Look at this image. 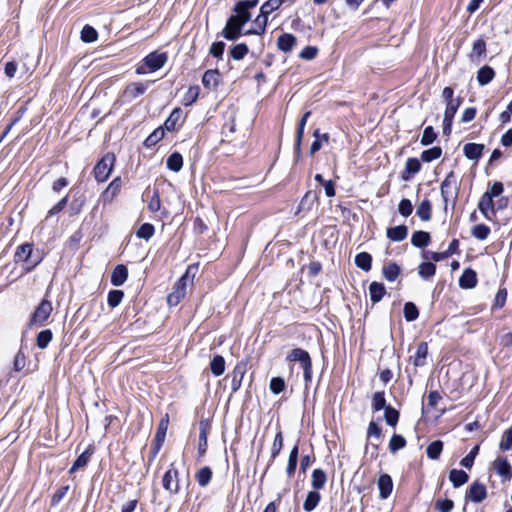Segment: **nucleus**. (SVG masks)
Listing matches in <instances>:
<instances>
[{"label": "nucleus", "mask_w": 512, "mask_h": 512, "mask_svg": "<svg viewBox=\"0 0 512 512\" xmlns=\"http://www.w3.org/2000/svg\"><path fill=\"white\" fill-rule=\"evenodd\" d=\"M297 39L293 34L283 33L277 40V47L284 53H289L296 45Z\"/></svg>", "instance_id": "nucleus-16"}, {"label": "nucleus", "mask_w": 512, "mask_h": 512, "mask_svg": "<svg viewBox=\"0 0 512 512\" xmlns=\"http://www.w3.org/2000/svg\"><path fill=\"white\" fill-rule=\"evenodd\" d=\"M387 237L393 242L403 241L408 235V228L405 225H399L387 229Z\"/></svg>", "instance_id": "nucleus-23"}, {"label": "nucleus", "mask_w": 512, "mask_h": 512, "mask_svg": "<svg viewBox=\"0 0 512 512\" xmlns=\"http://www.w3.org/2000/svg\"><path fill=\"white\" fill-rule=\"evenodd\" d=\"M98 38L97 31L90 25H85L81 30V40L86 43L96 41Z\"/></svg>", "instance_id": "nucleus-51"}, {"label": "nucleus", "mask_w": 512, "mask_h": 512, "mask_svg": "<svg viewBox=\"0 0 512 512\" xmlns=\"http://www.w3.org/2000/svg\"><path fill=\"white\" fill-rule=\"evenodd\" d=\"M210 369L213 375L221 376L225 371V360L221 355H215L210 362Z\"/></svg>", "instance_id": "nucleus-44"}, {"label": "nucleus", "mask_w": 512, "mask_h": 512, "mask_svg": "<svg viewBox=\"0 0 512 512\" xmlns=\"http://www.w3.org/2000/svg\"><path fill=\"white\" fill-rule=\"evenodd\" d=\"M493 467L497 474H499L503 478L509 480L512 477L511 465L509 464L506 458L498 457L494 461Z\"/></svg>", "instance_id": "nucleus-19"}, {"label": "nucleus", "mask_w": 512, "mask_h": 512, "mask_svg": "<svg viewBox=\"0 0 512 512\" xmlns=\"http://www.w3.org/2000/svg\"><path fill=\"white\" fill-rule=\"evenodd\" d=\"M32 248H33V245L30 243H24V244L20 245L17 248L15 255H14L15 262L16 263H19V262L24 263L27 260V258H31Z\"/></svg>", "instance_id": "nucleus-35"}, {"label": "nucleus", "mask_w": 512, "mask_h": 512, "mask_svg": "<svg viewBox=\"0 0 512 512\" xmlns=\"http://www.w3.org/2000/svg\"><path fill=\"white\" fill-rule=\"evenodd\" d=\"M400 271V267L395 262H391L383 267L382 273L386 280L393 282L398 278Z\"/></svg>", "instance_id": "nucleus-39"}, {"label": "nucleus", "mask_w": 512, "mask_h": 512, "mask_svg": "<svg viewBox=\"0 0 512 512\" xmlns=\"http://www.w3.org/2000/svg\"><path fill=\"white\" fill-rule=\"evenodd\" d=\"M477 285V274L474 270L465 269L459 278V286L463 289H472Z\"/></svg>", "instance_id": "nucleus-17"}, {"label": "nucleus", "mask_w": 512, "mask_h": 512, "mask_svg": "<svg viewBox=\"0 0 512 512\" xmlns=\"http://www.w3.org/2000/svg\"><path fill=\"white\" fill-rule=\"evenodd\" d=\"M406 446V440L403 436L394 434L389 442V450L395 453Z\"/></svg>", "instance_id": "nucleus-56"}, {"label": "nucleus", "mask_w": 512, "mask_h": 512, "mask_svg": "<svg viewBox=\"0 0 512 512\" xmlns=\"http://www.w3.org/2000/svg\"><path fill=\"white\" fill-rule=\"evenodd\" d=\"M283 447V435L282 432L279 431L274 438L272 447H271V458L272 461L280 454L281 449Z\"/></svg>", "instance_id": "nucleus-61"}, {"label": "nucleus", "mask_w": 512, "mask_h": 512, "mask_svg": "<svg viewBox=\"0 0 512 512\" xmlns=\"http://www.w3.org/2000/svg\"><path fill=\"white\" fill-rule=\"evenodd\" d=\"M435 273L436 266L432 262H422L418 266V274L424 280L432 278L435 275Z\"/></svg>", "instance_id": "nucleus-40"}, {"label": "nucleus", "mask_w": 512, "mask_h": 512, "mask_svg": "<svg viewBox=\"0 0 512 512\" xmlns=\"http://www.w3.org/2000/svg\"><path fill=\"white\" fill-rule=\"evenodd\" d=\"M169 170L179 172L183 166V157L179 152H173L166 161Z\"/></svg>", "instance_id": "nucleus-36"}, {"label": "nucleus", "mask_w": 512, "mask_h": 512, "mask_svg": "<svg viewBox=\"0 0 512 512\" xmlns=\"http://www.w3.org/2000/svg\"><path fill=\"white\" fill-rule=\"evenodd\" d=\"M163 488L171 495L179 492V472L171 465V468L166 471L162 479Z\"/></svg>", "instance_id": "nucleus-4"}, {"label": "nucleus", "mask_w": 512, "mask_h": 512, "mask_svg": "<svg viewBox=\"0 0 512 512\" xmlns=\"http://www.w3.org/2000/svg\"><path fill=\"white\" fill-rule=\"evenodd\" d=\"M478 209L487 220L496 216V203L488 194H483L478 202Z\"/></svg>", "instance_id": "nucleus-8"}, {"label": "nucleus", "mask_w": 512, "mask_h": 512, "mask_svg": "<svg viewBox=\"0 0 512 512\" xmlns=\"http://www.w3.org/2000/svg\"><path fill=\"white\" fill-rule=\"evenodd\" d=\"M386 294V288L383 283L372 282L369 286V295L371 301L375 304L382 300L384 295Z\"/></svg>", "instance_id": "nucleus-24"}, {"label": "nucleus", "mask_w": 512, "mask_h": 512, "mask_svg": "<svg viewBox=\"0 0 512 512\" xmlns=\"http://www.w3.org/2000/svg\"><path fill=\"white\" fill-rule=\"evenodd\" d=\"M452 189L454 191L455 197L458 193V185H457V177L453 171H451L446 178L443 180L440 186L441 195L444 199V202H448L449 196L452 194Z\"/></svg>", "instance_id": "nucleus-7"}, {"label": "nucleus", "mask_w": 512, "mask_h": 512, "mask_svg": "<svg viewBox=\"0 0 512 512\" xmlns=\"http://www.w3.org/2000/svg\"><path fill=\"white\" fill-rule=\"evenodd\" d=\"M182 110L175 108L164 122V130L174 131L182 118Z\"/></svg>", "instance_id": "nucleus-31"}, {"label": "nucleus", "mask_w": 512, "mask_h": 512, "mask_svg": "<svg viewBox=\"0 0 512 512\" xmlns=\"http://www.w3.org/2000/svg\"><path fill=\"white\" fill-rule=\"evenodd\" d=\"M234 16L245 25L251 18V14L248 9H244L240 5H235L233 8Z\"/></svg>", "instance_id": "nucleus-63"}, {"label": "nucleus", "mask_w": 512, "mask_h": 512, "mask_svg": "<svg viewBox=\"0 0 512 512\" xmlns=\"http://www.w3.org/2000/svg\"><path fill=\"white\" fill-rule=\"evenodd\" d=\"M164 137V129H155L144 141L146 147H151L157 144Z\"/></svg>", "instance_id": "nucleus-58"}, {"label": "nucleus", "mask_w": 512, "mask_h": 512, "mask_svg": "<svg viewBox=\"0 0 512 512\" xmlns=\"http://www.w3.org/2000/svg\"><path fill=\"white\" fill-rule=\"evenodd\" d=\"M42 261V256L39 251L34 252L32 250L31 252V258H27V260L24 262V270L26 272L32 271L40 262Z\"/></svg>", "instance_id": "nucleus-53"}, {"label": "nucleus", "mask_w": 512, "mask_h": 512, "mask_svg": "<svg viewBox=\"0 0 512 512\" xmlns=\"http://www.w3.org/2000/svg\"><path fill=\"white\" fill-rule=\"evenodd\" d=\"M327 481V476L324 470L317 468L312 472L311 485L315 491L323 489Z\"/></svg>", "instance_id": "nucleus-30"}, {"label": "nucleus", "mask_w": 512, "mask_h": 512, "mask_svg": "<svg viewBox=\"0 0 512 512\" xmlns=\"http://www.w3.org/2000/svg\"><path fill=\"white\" fill-rule=\"evenodd\" d=\"M443 446L444 444L441 440H435L431 442L426 449L428 458L432 460H437L442 453Z\"/></svg>", "instance_id": "nucleus-42"}, {"label": "nucleus", "mask_w": 512, "mask_h": 512, "mask_svg": "<svg viewBox=\"0 0 512 512\" xmlns=\"http://www.w3.org/2000/svg\"><path fill=\"white\" fill-rule=\"evenodd\" d=\"M124 292L122 290H111L108 293L107 303L111 308L117 307L123 300Z\"/></svg>", "instance_id": "nucleus-55"}, {"label": "nucleus", "mask_w": 512, "mask_h": 512, "mask_svg": "<svg viewBox=\"0 0 512 512\" xmlns=\"http://www.w3.org/2000/svg\"><path fill=\"white\" fill-rule=\"evenodd\" d=\"M53 311L52 303L43 299L35 308L29 319V326H44Z\"/></svg>", "instance_id": "nucleus-2"}, {"label": "nucleus", "mask_w": 512, "mask_h": 512, "mask_svg": "<svg viewBox=\"0 0 512 512\" xmlns=\"http://www.w3.org/2000/svg\"><path fill=\"white\" fill-rule=\"evenodd\" d=\"M479 453V445H475L471 451L461 459L460 461V465L467 468V469H471L473 464H474V460L476 458V456L478 455Z\"/></svg>", "instance_id": "nucleus-52"}, {"label": "nucleus", "mask_w": 512, "mask_h": 512, "mask_svg": "<svg viewBox=\"0 0 512 512\" xmlns=\"http://www.w3.org/2000/svg\"><path fill=\"white\" fill-rule=\"evenodd\" d=\"M486 54V42L483 39H477L472 46V51L469 55L472 61L479 60Z\"/></svg>", "instance_id": "nucleus-38"}, {"label": "nucleus", "mask_w": 512, "mask_h": 512, "mask_svg": "<svg viewBox=\"0 0 512 512\" xmlns=\"http://www.w3.org/2000/svg\"><path fill=\"white\" fill-rule=\"evenodd\" d=\"M320 500H321V495L318 491L313 490V491L308 492L306 499L304 500V503H303V509L306 512L313 511L318 506Z\"/></svg>", "instance_id": "nucleus-32"}, {"label": "nucleus", "mask_w": 512, "mask_h": 512, "mask_svg": "<svg viewBox=\"0 0 512 512\" xmlns=\"http://www.w3.org/2000/svg\"><path fill=\"white\" fill-rule=\"evenodd\" d=\"M168 55L166 52L154 51L149 53L144 59L143 63L148 67L150 71H156L161 69L167 62Z\"/></svg>", "instance_id": "nucleus-5"}, {"label": "nucleus", "mask_w": 512, "mask_h": 512, "mask_svg": "<svg viewBox=\"0 0 512 512\" xmlns=\"http://www.w3.org/2000/svg\"><path fill=\"white\" fill-rule=\"evenodd\" d=\"M287 361L299 362L302 369L304 367H312V360L309 353L301 348L293 349L287 356Z\"/></svg>", "instance_id": "nucleus-12"}, {"label": "nucleus", "mask_w": 512, "mask_h": 512, "mask_svg": "<svg viewBox=\"0 0 512 512\" xmlns=\"http://www.w3.org/2000/svg\"><path fill=\"white\" fill-rule=\"evenodd\" d=\"M432 204L429 199H424L418 205L416 214L423 221H429L431 219Z\"/></svg>", "instance_id": "nucleus-37"}, {"label": "nucleus", "mask_w": 512, "mask_h": 512, "mask_svg": "<svg viewBox=\"0 0 512 512\" xmlns=\"http://www.w3.org/2000/svg\"><path fill=\"white\" fill-rule=\"evenodd\" d=\"M355 264L363 271H370L372 266V256L367 252L358 253L355 256Z\"/></svg>", "instance_id": "nucleus-34"}, {"label": "nucleus", "mask_w": 512, "mask_h": 512, "mask_svg": "<svg viewBox=\"0 0 512 512\" xmlns=\"http://www.w3.org/2000/svg\"><path fill=\"white\" fill-rule=\"evenodd\" d=\"M427 355L428 344L426 342H420L417 345L415 355L411 357L413 359V365L415 367H423L424 365H426Z\"/></svg>", "instance_id": "nucleus-20"}, {"label": "nucleus", "mask_w": 512, "mask_h": 512, "mask_svg": "<svg viewBox=\"0 0 512 512\" xmlns=\"http://www.w3.org/2000/svg\"><path fill=\"white\" fill-rule=\"evenodd\" d=\"M387 407L388 405H386L384 392H375L372 397V409L374 411H380L382 409H386Z\"/></svg>", "instance_id": "nucleus-57"}, {"label": "nucleus", "mask_w": 512, "mask_h": 512, "mask_svg": "<svg viewBox=\"0 0 512 512\" xmlns=\"http://www.w3.org/2000/svg\"><path fill=\"white\" fill-rule=\"evenodd\" d=\"M128 278V269L125 265H117L111 273V283L114 286L123 285Z\"/></svg>", "instance_id": "nucleus-18"}, {"label": "nucleus", "mask_w": 512, "mask_h": 512, "mask_svg": "<svg viewBox=\"0 0 512 512\" xmlns=\"http://www.w3.org/2000/svg\"><path fill=\"white\" fill-rule=\"evenodd\" d=\"M463 99L461 97L455 98L450 103H447L444 116L454 118L458 108L461 106Z\"/></svg>", "instance_id": "nucleus-62"}, {"label": "nucleus", "mask_w": 512, "mask_h": 512, "mask_svg": "<svg viewBox=\"0 0 512 512\" xmlns=\"http://www.w3.org/2000/svg\"><path fill=\"white\" fill-rule=\"evenodd\" d=\"M243 27L244 25L234 15H231L221 32V36L226 40L235 41L243 34Z\"/></svg>", "instance_id": "nucleus-3"}, {"label": "nucleus", "mask_w": 512, "mask_h": 512, "mask_svg": "<svg viewBox=\"0 0 512 512\" xmlns=\"http://www.w3.org/2000/svg\"><path fill=\"white\" fill-rule=\"evenodd\" d=\"M95 452V448L93 445H89L84 452H82L77 459L74 461L72 467L69 470V473L72 474L75 471L82 469L87 466L90 461L92 455Z\"/></svg>", "instance_id": "nucleus-13"}, {"label": "nucleus", "mask_w": 512, "mask_h": 512, "mask_svg": "<svg viewBox=\"0 0 512 512\" xmlns=\"http://www.w3.org/2000/svg\"><path fill=\"white\" fill-rule=\"evenodd\" d=\"M154 81H146L145 83L133 82L126 86L124 95L130 100H134L146 92L148 87L153 84Z\"/></svg>", "instance_id": "nucleus-11"}, {"label": "nucleus", "mask_w": 512, "mask_h": 512, "mask_svg": "<svg viewBox=\"0 0 512 512\" xmlns=\"http://www.w3.org/2000/svg\"><path fill=\"white\" fill-rule=\"evenodd\" d=\"M420 170V161L417 158H408L405 163V171L402 174V179L407 181L411 175L418 173Z\"/></svg>", "instance_id": "nucleus-26"}, {"label": "nucleus", "mask_w": 512, "mask_h": 512, "mask_svg": "<svg viewBox=\"0 0 512 512\" xmlns=\"http://www.w3.org/2000/svg\"><path fill=\"white\" fill-rule=\"evenodd\" d=\"M53 339V333L50 329L42 330L36 337V345L39 349H45Z\"/></svg>", "instance_id": "nucleus-43"}, {"label": "nucleus", "mask_w": 512, "mask_h": 512, "mask_svg": "<svg viewBox=\"0 0 512 512\" xmlns=\"http://www.w3.org/2000/svg\"><path fill=\"white\" fill-rule=\"evenodd\" d=\"M168 425H169V417L166 414L161 419V421L158 425L155 437H154V441H153V455L154 456L159 452V450L161 449V447L165 441Z\"/></svg>", "instance_id": "nucleus-6"}, {"label": "nucleus", "mask_w": 512, "mask_h": 512, "mask_svg": "<svg viewBox=\"0 0 512 512\" xmlns=\"http://www.w3.org/2000/svg\"><path fill=\"white\" fill-rule=\"evenodd\" d=\"M378 489L381 499H387L393 490V481L390 475L381 474L378 479Z\"/></svg>", "instance_id": "nucleus-14"}, {"label": "nucleus", "mask_w": 512, "mask_h": 512, "mask_svg": "<svg viewBox=\"0 0 512 512\" xmlns=\"http://www.w3.org/2000/svg\"><path fill=\"white\" fill-rule=\"evenodd\" d=\"M437 138V133L434 131L432 126H427L422 134L420 143L423 146H428L432 144Z\"/></svg>", "instance_id": "nucleus-54"}, {"label": "nucleus", "mask_w": 512, "mask_h": 512, "mask_svg": "<svg viewBox=\"0 0 512 512\" xmlns=\"http://www.w3.org/2000/svg\"><path fill=\"white\" fill-rule=\"evenodd\" d=\"M431 236L426 231H415L411 237V243L417 248H424L429 245Z\"/></svg>", "instance_id": "nucleus-27"}, {"label": "nucleus", "mask_w": 512, "mask_h": 512, "mask_svg": "<svg viewBox=\"0 0 512 512\" xmlns=\"http://www.w3.org/2000/svg\"><path fill=\"white\" fill-rule=\"evenodd\" d=\"M487 497V489L486 486L478 481H474L467 493L466 498L471 500L474 503H480L484 501Z\"/></svg>", "instance_id": "nucleus-9"}, {"label": "nucleus", "mask_w": 512, "mask_h": 512, "mask_svg": "<svg viewBox=\"0 0 512 512\" xmlns=\"http://www.w3.org/2000/svg\"><path fill=\"white\" fill-rule=\"evenodd\" d=\"M310 115H311L310 111L305 112L303 114V116L301 117L299 124H298L296 140H295V152L298 156L300 155V152H301V142H302V138L304 135L305 125H306L307 120L310 117Z\"/></svg>", "instance_id": "nucleus-22"}, {"label": "nucleus", "mask_w": 512, "mask_h": 512, "mask_svg": "<svg viewBox=\"0 0 512 512\" xmlns=\"http://www.w3.org/2000/svg\"><path fill=\"white\" fill-rule=\"evenodd\" d=\"M499 448L502 451H508L512 449V427L504 432L502 440L499 444Z\"/></svg>", "instance_id": "nucleus-64"}, {"label": "nucleus", "mask_w": 512, "mask_h": 512, "mask_svg": "<svg viewBox=\"0 0 512 512\" xmlns=\"http://www.w3.org/2000/svg\"><path fill=\"white\" fill-rule=\"evenodd\" d=\"M468 479V474L463 470L452 469L449 472V480L452 482L455 488H459L464 485Z\"/></svg>", "instance_id": "nucleus-29"}, {"label": "nucleus", "mask_w": 512, "mask_h": 512, "mask_svg": "<svg viewBox=\"0 0 512 512\" xmlns=\"http://www.w3.org/2000/svg\"><path fill=\"white\" fill-rule=\"evenodd\" d=\"M196 270L197 267L192 265L188 266L184 275H182L180 279L175 283L173 291L178 292L180 296L185 297L187 284L189 281H193Z\"/></svg>", "instance_id": "nucleus-10"}, {"label": "nucleus", "mask_w": 512, "mask_h": 512, "mask_svg": "<svg viewBox=\"0 0 512 512\" xmlns=\"http://www.w3.org/2000/svg\"><path fill=\"white\" fill-rule=\"evenodd\" d=\"M249 52L248 46L245 43L234 45L230 50V56L234 60H242Z\"/></svg>", "instance_id": "nucleus-48"}, {"label": "nucleus", "mask_w": 512, "mask_h": 512, "mask_svg": "<svg viewBox=\"0 0 512 512\" xmlns=\"http://www.w3.org/2000/svg\"><path fill=\"white\" fill-rule=\"evenodd\" d=\"M283 2L284 0H268L261 6L260 12L268 16L273 11L277 10Z\"/></svg>", "instance_id": "nucleus-60"}, {"label": "nucleus", "mask_w": 512, "mask_h": 512, "mask_svg": "<svg viewBox=\"0 0 512 512\" xmlns=\"http://www.w3.org/2000/svg\"><path fill=\"white\" fill-rule=\"evenodd\" d=\"M115 160L116 157L113 153H107L97 162L93 173L98 182H105L109 178L113 170Z\"/></svg>", "instance_id": "nucleus-1"}, {"label": "nucleus", "mask_w": 512, "mask_h": 512, "mask_svg": "<svg viewBox=\"0 0 512 512\" xmlns=\"http://www.w3.org/2000/svg\"><path fill=\"white\" fill-rule=\"evenodd\" d=\"M220 80V74L218 70H207L203 77H202V83L203 86L207 89H216Z\"/></svg>", "instance_id": "nucleus-21"}, {"label": "nucleus", "mask_w": 512, "mask_h": 512, "mask_svg": "<svg viewBox=\"0 0 512 512\" xmlns=\"http://www.w3.org/2000/svg\"><path fill=\"white\" fill-rule=\"evenodd\" d=\"M155 232V228L150 223L142 224L136 232L138 238L148 240L150 239Z\"/></svg>", "instance_id": "nucleus-59"}, {"label": "nucleus", "mask_w": 512, "mask_h": 512, "mask_svg": "<svg viewBox=\"0 0 512 512\" xmlns=\"http://www.w3.org/2000/svg\"><path fill=\"white\" fill-rule=\"evenodd\" d=\"M384 418L389 426L395 427L399 421V412L388 405V407L384 409Z\"/></svg>", "instance_id": "nucleus-50"}, {"label": "nucleus", "mask_w": 512, "mask_h": 512, "mask_svg": "<svg viewBox=\"0 0 512 512\" xmlns=\"http://www.w3.org/2000/svg\"><path fill=\"white\" fill-rule=\"evenodd\" d=\"M212 470L210 467H202L195 475L196 481L201 487H206L212 478Z\"/></svg>", "instance_id": "nucleus-41"}, {"label": "nucleus", "mask_w": 512, "mask_h": 512, "mask_svg": "<svg viewBox=\"0 0 512 512\" xmlns=\"http://www.w3.org/2000/svg\"><path fill=\"white\" fill-rule=\"evenodd\" d=\"M267 22H268V16L266 14H262L260 12V15H258L256 17V19L254 20L255 27L253 29H249V30L245 31L244 35H252V34L261 35V34H263L265 32Z\"/></svg>", "instance_id": "nucleus-25"}, {"label": "nucleus", "mask_w": 512, "mask_h": 512, "mask_svg": "<svg viewBox=\"0 0 512 512\" xmlns=\"http://www.w3.org/2000/svg\"><path fill=\"white\" fill-rule=\"evenodd\" d=\"M404 318L408 322L415 321L419 316V310L413 302H406L403 309Z\"/></svg>", "instance_id": "nucleus-47"}, {"label": "nucleus", "mask_w": 512, "mask_h": 512, "mask_svg": "<svg viewBox=\"0 0 512 512\" xmlns=\"http://www.w3.org/2000/svg\"><path fill=\"white\" fill-rule=\"evenodd\" d=\"M484 148L483 144L467 143L463 147V152L467 159L478 161L483 154Z\"/></svg>", "instance_id": "nucleus-15"}, {"label": "nucleus", "mask_w": 512, "mask_h": 512, "mask_svg": "<svg viewBox=\"0 0 512 512\" xmlns=\"http://www.w3.org/2000/svg\"><path fill=\"white\" fill-rule=\"evenodd\" d=\"M244 374H245L244 367L237 365L234 368V370L232 372V379H231V389H232L233 393L237 392L240 389Z\"/></svg>", "instance_id": "nucleus-33"}, {"label": "nucleus", "mask_w": 512, "mask_h": 512, "mask_svg": "<svg viewBox=\"0 0 512 512\" xmlns=\"http://www.w3.org/2000/svg\"><path fill=\"white\" fill-rule=\"evenodd\" d=\"M122 185V180L120 177H116L112 180V182L108 185L106 190L103 193V197L105 199H113V197L119 192Z\"/></svg>", "instance_id": "nucleus-45"}, {"label": "nucleus", "mask_w": 512, "mask_h": 512, "mask_svg": "<svg viewBox=\"0 0 512 512\" xmlns=\"http://www.w3.org/2000/svg\"><path fill=\"white\" fill-rule=\"evenodd\" d=\"M441 155H442L441 147L435 146L430 149L424 150L421 153V160L423 162L429 163V162H432V161L440 158Z\"/></svg>", "instance_id": "nucleus-46"}, {"label": "nucleus", "mask_w": 512, "mask_h": 512, "mask_svg": "<svg viewBox=\"0 0 512 512\" xmlns=\"http://www.w3.org/2000/svg\"><path fill=\"white\" fill-rule=\"evenodd\" d=\"M495 76V72L492 67L485 65L481 67L477 72V81L481 86L489 84Z\"/></svg>", "instance_id": "nucleus-28"}, {"label": "nucleus", "mask_w": 512, "mask_h": 512, "mask_svg": "<svg viewBox=\"0 0 512 512\" xmlns=\"http://www.w3.org/2000/svg\"><path fill=\"white\" fill-rule=\"evenodd\" d=\"M471 234L478 240H486L490 234V228L485 224H477L471 229Z\"/></svg>", "instance_id": "nucleus-49"}]
</instances>
